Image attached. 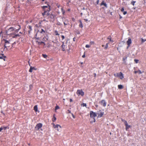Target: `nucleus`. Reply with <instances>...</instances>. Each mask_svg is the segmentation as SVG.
<instances>
[{
    "instance_id": "27",
    "label": "nucleus",
    "mask_w": 146,
    "mask_h": 146,
    "mask_svg": "<svg viewBox=\"0 0 146 146\" xmlns=\"http://www.w3.org/2000/svg\"><path fill=\"white\" fill-rule=\"evenodd\" d=\"M111 37L110 36H109L107 38V39H109L110 41L113 42V41L111 40Z\"/></svg>"
},
{
    "instance_id": "16",
    "label": "nucleus",
    "mask_w": 146,
    "mask_h": 146,
    "mask_svg": "<svg viewBox=\"0 0 146 146\" xmlns=\"http://www.w3.org/2000/svg\"><path fill=\"white\" fill-rule=\"evenodd\" d=\"M79 21L80 23V24L79 25V27L82 28L83 27V24H82V22L81 21V20H79Z\"/></svg>"
},
{
    "instance_id": "58",
    "label": "nucleus",
    "mask_w": 146,
    "mask_h": 146,
    "mask_svg": "<svg viewBox=\"0 0 146 146\" xmlns=\"http://www.w3.org/2000/svg\"><path fill=\"white\" fill-rule=\"evenodd\" d=\"M128 45V46H127V49H128V48L130 46V45H129H129Z\"/></svg>"
},
{
    "instance_id": "9",
    "label": "nucleus",
    "mask_w": 146,
    "mask_h": 146,
    "mask_svg": "<svg viewBox=\"0 0 146 146\" xmlns=\"http://www.w3.org/2000/svg\"><path fill=\"white\" fill-rule=\"evenodd\" d=\"M47 18L49 19V21L50 22H53L54 20V16L52 14L50 15L49 16H48Z\"/></svg>"
},
{
    "instance_id": "44",
    "label": "nucleus",
    "mask_w": 146,
    "mask_h": 146,
    "mask_svg": "<svg viewBox=\"0 0 146 146\" xmlns=\"http://www.w3.org/2000/svg\"><path fill=\"white\" fill-rule=\"evenodd\" d=\"M67 111V113H71V111L70 110H68Z\"/></svg>"
},
{
    "instance_id": "1",
    "label": "nucleus",
    "mask_w": 146,
    "mask_h": 146,
    "mask_svg": "<svg viewBox=\"0 0 146 146\" xmlns=\"http://www.w3.org/2000/svg\"><path fill=\"white\" fill-rule=\"evenodd\" d=\"M15 29L13 27H11L8 29L6 31V33L7 35H10L13 38L19 36L20 35L18 34H14V32Z\"/></svg>"
},
{
    "instance_id": "56",
    "label": "nucleus",
    "mask_w": 146,
    "mask_h": 146,
    "mask_svg": "<svg viewBox=\"0 0 146 146\" xmlns=\"http://www.w3.org/2000/svg\"><path fill=\"white\" fill-rule=\"evenodd\" d=\"M3 129L2 128V127H0V132H1Z\"/></svg>"
},
{
    "instance_id": "35",
    "label": "nucleus",
    "mask_w": 146,
    "mask_h": 146,
    "mask_svg": "<svg viewBox=\"0 0 146 146\" xmlns=\"http://www.w3.org/2000/svg\"><path fill=\"white\" fill-rule=\"evenodd\" d=\"M135 3V1H132L131 2V4L134 6V4Z\"/></svg>"
},
{
    "instance_id": "43",
    "label": "nucleus",
    "mask_w": 146,
    "mask_h": 146,
    "mask_svg": "<svg viewBox=\"0 0 146 146\" xmlns=\"http://www.w3.org/2000/svg\"><path fill=\"white\" fill-rule=\"evenodd\" d=\"M123 12V14L124 15H125L127 13V12L126 11H124Z\"/></svg>"
},
{
    "instance_id": "60",
    "label": "nucleus",
    "mask_w": 146,
    "mask_h": 146,
    "mask_svg": "<svg viewBox=\"0 0 146 146\" xmlns=\"http://www.w3.org/2000/svg\"><path fill=\"white\" fill-rule=\"evenodd\" d=\"M122 18V17L120 15H119V18L120 19H121Z\"/></svg>"
},
{
    "instance_id": "61",
    "label": "nucleus",
    "mask_w": 146,
    "mask_h": 146,
    "mask_svg": "<svg viewBox=\"0 0 146 146\" xmlns=\"http://www.w3.org/2000/svg\"><path fill=\"white\" fill-rule=\"evenodd\" d=\"M94 122H95V121H96V120H95V118H94Z\"/></svg>"
},
{
    "instance_id": "34",
    "label": "nucleus",
    "mask_w": 146,
    "mask_h": 146,
    "mask_svg": "<svg viewBox=\"0 0 146 146\" xmlns=\"http://www.w3.org/2000/svg\"><path fill=\"white\" fill-rule=\"evenodd\" d=\"M59 108H60L59 106H56L55 107V110H56L59 109Z\"/></svg>"
},
{
    "instance_id": "47",
    "label": "nucleus",
    "mask_w": 146,
    "mask_h": 146,
    "mask_svg": "<svg viewBox=\"0 0 146 146\" xmlns=\"http://www.w3.org/2000/svg\"><path fill=\"white\" fill-rule=\"evenodd\" d=\"M19 27L18 29H17L18 30H19L21 29V26L19 25H18L17 26Z\"/></svg>"
},
{
    "instance_id": "37",
    "label": "nucleus",
    "mask_w": 146,
    "mask_h": 146,
    "mask_svg": "<svg viewBox=\"0 0 146 146\" xmlns=\"http://www.w3.org/2000/svg\"><path fill=\"white\" fill-rule=\"evenodd\" d=\"M134 61L136 63H137L139 60L137 59H134Z\"/></svg>"
},
{
    "instance_id": "63",
    "label": "nucleus",
    "mask_w": 146,
    "mask_h": 146,
    "mask_svg": "<svg viewBox=\"0 0 146 146\" xmlns=\"http://www.w3.org/2000/svg\"><path fill=\"white\" fill-rule=\"evenodd\" d=\"M95 106L96 107V108H98V105H95Z\"/></svg>"
},
{
    "instance_id": "22",
    "label": "nucleus",
    "mask_w": 146,
    "mask_h": 146,
    "mask_svg": "<svg viewBox=\"0 0 146 146\" xmlns=\"http://www.w3.org/2000/svg\"><path fill=\"white\" fill-rule=\"evenodd\" d=\"M118 88L119 89H122L123 88V86L121 85H119L118 86Z\"/></svg>"
},
{
    "instance_id": "45",
    "label": "nucleus",
    "mask_w": 146,
    "mask_h": 146,
    "mask_svg": "<svg viewBox=\"0 0 146 146\" xmlns=\"http://www.w3.org/2000/svg\"><path fill=\"white\" fill-rule=\"evenodd\" d=\"M71 114H72V116L73 117L74 119V118H75V116L74 115V114H73V113H71Z\"/></svg>"
},
{
    "instance_id": "53",
    "label": "nucleus",
    "mask_w": 146,
    "mask_h": 146,
    "mask_svg": "<svg viewBox=\"0 0 146 146\" xmlns=\"http://www.w3.org/2000/svg\"><path fill=\"white\" fill-rule=\"evenodd\" d=\"M94 76L95 77H96V73H94Z\"/></svg>"
},
{
    "instance_id": "28",
    "label": "nucleus",
    "mask_w": 146,
    "mask_h": 146,
    "mask_svg": "<svg viewBox=\"0 0 146 146\" xmlns=\"http://www.w3.org/2000/svg\"><path fill=\"white\" fill-rule=\"evenodd\" d=\"M108 44H109V43H107L106 44V46L104 48V49H107L108 48Z\"/></svg>"
},
{
    "instance_id": "4",
    "label": "nucleus",
    "mask_w": 146,
    "mask_h": 146,
    "mask_svg": "<svg viewBox=\"0 0 146 146\" xmlns=\"http://www.w3.org/2000/svg\"><path fill=\"white\" fill-rule=\"evenodd\" d=\"M114 76L115 77H119L121 79H122L124 78L123 74L121 72L116 74H114Z\"/></svg>"
},
{
    "instance_id": "18",
    "label": "nucleus",
    "mask_w": 146,
    "mask_h": 146,
    "mask_svg": "<svg viewBox=\"0 0 146 146\" xmlns=\"http://www.w3.org/2000/svg\"><path fill=\"white\" fill-rule=\"evenodd\" d=\"M39 32L40 33L43 35H44L46 33V31L42 29H41V30Z\"/></svg>"
},
{
    "instance_id": "25",
    "label": "nucleus",
    "mask_w": 146,
    "mask_h": 146,
    "mask_svg": "<svg viewBox=\"0 0 146 146\" xmlns=\"http://www.w3.org/2000/svg\"><path fill=\"white\" fill-rule=\"evenodd\" d=\"M56 118L55 117V115L54 114L53 115V118L52 119V121L53 122H55L56 120Z\"/></svg>"
},
{
    "instance_id": "21",
    "label": "nucleus",
    "mask_w": 146,
    "mask_h": 146,
    "mask_svg": "<svg viewBox=\"0 0 146 146\" xmlns=\"http://www.w3.org/2000/svg\"><path fill=\"white\" fill-rule=\"evenodd\" d=\"M43 40L46 41L48 40V37L47 36H44L43 38Z\"/></svg>"
},
{
    "instance_id": "23",
    "label": "nucleus",
    "mask_w": 146,
    "mask_h": 146,
    "mask_svg": "<svg viewBox=\"0 0 146 146\" xmlns=\"http://www.w3.org/2000/svg\"><path fill=\"white\" fill-rule=\"evenodd\" d=\"M125 129L126 131L131 127L130 125H128V124L127 125H125Z\"/></svg>"
},
{
    "instance_id": "33",
    "label": "nucleus",
    "mask_w": 146,
    "mask_h": 146,
    "mask_svg": "<svg viewBox=\"0 0 146 146\" xmlns=\"http://www.w3.org/2000/svg\"><path fill=\"white\" fill-rule=\"evenodd\" d=\"M42 43L44 44V45L45 44V43L42 41L41 42H38V44L39 45L41 44H42Z\"/></svg>"
},
{
    "instance_id": "10",
    "label": "nucleus",
    "mask_w": 146,
    "mask_h": 146,
    "mask_svg": "<svg viewBox=\"0 0 146 146\" xmlns=\"http://www.w3.org/2000/svg\"><path fill=\"white\" fill-rule=\"evenodd\" d=\"M90 116L91 118H95L97 116V113L92 111H90Z\"/></svg>"
},
{
    "instance_id": "6",
    "label": "nucleus",
    "mask_w": 146,
    "mask_h": 146,
    "mask_svg": "<svg viewBox=\"0 0 146 146\" xmlns=\"http://www.w3.org/2000/svg\"><path fill=\"white\" fill-rule=\"evenodd\" d=\"M76 94L78 96L81 95L83 96L84 95V92L82 91V89L79 90H77L76 92Z\"/></svg>"
},
{
    "instance_id": "57",
    "label": "nucleus",
    "mask_w": 146,
    "mask_h": 146,
    "mask_svg": "<svg viewBox=\"0 0 146 146\" xmlns=\"http://www.w3.org/2000/svg\"><path fill=\"white\" fill-rule=\"evenodd\" d=\"M138 72V71H135L134 72V73L135 74L137 73Z\"/></svg>"
},
{
    "instance_id": "54",
    "label": "nucleus",
    "mask_w": 146,
    "mask_h": 146,
    "mask_svg": "<svg viewBox=\"0 0 146 146\" xmlns=\"http://www.w3.org/2000/svg\"><path fill=\"white\" fill-rule=\"evenodd\" d=\"M72 101H73L72 100V99H70V102H72Z\"/></svg>"
},
{
    "instance_id": "62",
    "label": "nucleus",
    "mask_w": 146,
    "mask_h": 146,
    "mask_svg": "<svg viewBox=\"0 0 146 146\" xmlns=\"http://www.w3.org/2000/svg\"><path fill=\"white\" fill-rule=\"evenodd\" d=\"M98 2H99V0H98L97 1V4H98Z\"/></svg>"
},
{
    "instance_id": "32",
    "label": "nucleus",
    "mask_w": 146,
    "mask_h": 146,
    "mask_svg": "<svg viewBox=\"0 0 146 146\" xmlns=\"http://www.w3.org/2000/svg\"><path fill=\"white\" fill-rule=\"evenodd\" d=\"M90 45L94 44V41H91L90 42Z\"/></svg>"
},
{
    "instance_id": "13",
    "label": "nucleus",
    "mask_w": 146,
    "mask_h": 146,
    "mask_svg": "<svg viewBox=\"0 0 146 146\" xmlns=\"http://www.w3.org/2000/svg\"><path fill=\"white\" fill-rule=\"evenodd\" d=\"M6 57L5 56H4L3 54H0V59H3L4 61H5V58Z\"/></svg>"
},
{
    "instance_id": "52",
    "label": "nucleus",
    "mask_w": 146,
    "mask_h": 146,
    "mask_svg": "<svg viewBox=\"0 0 146 146\" xmlns=\"http://www.w3.org/2000/svg\"><path fill=\"white\" fill-rule=\"evenodd\" d=\"M85 54H84L82 56V57L83 58H85Z\"/></svg>"
},
{
    "instance_id": "40",
    "label": "nucleus",
    "mask_w": 146,
    "mask_h": 146,
    "mask_svg": "<svg viewBox=\"0 0 146 146\" xmlns=\"http://www.w3.org/2000/svg\"><path fill=\"white\" fill-rule=\"evenodd\" d=\"M124 8L123 7H122L121 8V12H123L124 11Z\"/></svg>"
},
{
    "instance_id": "11",
    "label": "nucleus",
    "mask_w": 146,
    "mask_h": 146,
    "mask_svg": "<svg viewBox=\"0 0 146 146\" xmlns=\"http://www.w3.org/2000/svg\"><path fill=\"white\" fill-rule=\"evenodd\" d=\"M99 103L104 107H105L106 106V102L104 100H102L99 102Z\"/></svg>"
},
{
    "instance_id": "59",
    "label": "nucleus",
    "mask_w": 146,
    "mask_h": 146,
    "mask_svg": "<svg viewBox=\"0 0 146 146\" xmlns=\"http://www.w3.org/2000/svg\"><path fill=\"white\" fill-rule=\"evenodd\" d=\"M64 25L65 26L66 25H67V24H66L65 23V22H64Z\"/></svg>"
},
{
    "instance_id": "3",
    "label": "nucleus",
    "mask_w": 146,
    "mask_h": 146,
    "mask_svg": "<svg viewBox=\"0 0 146 146\" xmlns=\"http://www.w3.org/2000/svg\"><path fill=\"white\" fill-rule=\"evenodd\" d=\"M62 44L61 46V48L62 51H65L67 48V42L65 43L64 42H62Z\"/></svg>"
},
{
    "instance_id": "46",
    "label": "nucleus",
    "mask_w": 146,
    "mask_h": 146,
    "mask_svg": "<svg viewBox=\"0 0 146 146\" xmlns=\"http://www.w3.org/2000/svg\"><path fill=\"white\" fill-rule=\"evenodd\" d=\"M56 6H57V7H58V8H59V7H60V5L59 4H57L56 5Z\"/></svg>"
},
{
    "instance_id": "31",
    "label": "nucleus",
    "mask_w": 146,
    "mask_h": 146,
    "mask_svg": "<svg viewBox=\"0 0 146 146\" xmlns=\"http://www.w3.org/2000/svg\"><path fill=\"white\" fill-rule=\"evenodd\" d=\"M81 106H82L83 107H86V103H83L81 104Z\"/></svg>"
},
{
    "instance_id": "12",
    "label": "nucleus",
    "mask_w": 146,
    "mask_h": 146,
    "mask_svg": "<svg viewBox=\"0 0 146 146\" xmlns=\"http://www.w3.org/2000/svg\"><path fill=\"white\" fill-rule=\"evenodd\" d=\"M104 114V112H102L101 110H99L98 113V117H102Z\"/></svg>"
},
{
    "instance_id": "5",
    "label": "nucleus",
    "mask_w": 146,
    "mask_h": 146,
    "mask_svg": "<svg viewBox=\"0 0 146 146\" xmlns=\"http://www.w3.org/2000/svg\"><path fill=\"white\" fill-rule=\"evenodd\" d=\"M52 124L53 125L54 128L56 129L57 131H59L60 130L62 127L59 124L55 125L54 123H52Z\"/></svg>"
},
{
    "instance_id": "29",
    "label": "nucleus",
    "mask_w": 146,
    "mask_h": 146,
    "mask_svg": "<svg viewBox=\"0 0 146 146\" xmlns=\"http://www.w3.org/2000/svg\"><path fill=\"white\" fill-rule=\"evenodd\" d=\"M42 56L44 58H46L48 56L47 55L45 54H42Z\"/></svg>"
},
{
    "instance_id": "20",
    "label": "nucleus",
    "mask_w": 146,
    "mask_h": 146,
    "mask_svg": "<svg viewBox=\"0 0 146 146\" xmlns=\"http://www.w3.org/2000/svg\"><path fill=\"white\" fill-rule=\"evenodd\" d=\"M34 110L35 112H36L38 111V107L37 105L35 106L34 107Z\"/></svg>"
},
{
    "instance_id": "17",
    "label": "nucleus",
    "mask_w": 146,
    "mask_h": 146,
    "mask_svg": "<svg viewBox=\"0 0 146 146\" xmlns=\"http://www.w3.org/2000/svg\"><path fill=\"white\" fill-rule=\"evenodd\" d=\"M100 5L101 6L102 5H104V6L105 7H107V4H106V3H104V1H103L100 4Z\"/></svg>"
},
{
    "instance_id": "14",
    "label": "nucleus",
    "mask_w": 146,
    "mask_h": 146,
    "mask_svg": "<svg viewBox=\"0 0 146 146\" xmlns=\"http://www.w3.org/2000/svg\"><path fill=\"white\" fill-rule=\"evenodd\" d=\"M131 43L132 41L131 40V39L130 38H128V40L127 41V45H130V44H131Z\"/></svg>"
},
{
    "instance_id": "64",
    "label": "nucleus",
    "mask_w": 146,
    "mask_h": 146,
    "mask_svg": "<svg viewBox=\"0 0 146 146\" xmlns=\"http://www.w3.org/2000/svg\"><path fill=\"white\" fill-rule=\"evenodd\" d=\"M46 21V20H43V21Z\"/></svg>"
},
{
    "instance_id": "8",
    "label": "nucleus",
    "mask_w": 146,
    "mask_h": 146,
    "mask_svg": "<svg viewBox=\"0 0 146 146\" xmlns=\"http://www.w3.org/2000/svg\"><path fill=\"white\" fill-rule=\"evenodd\" d=\"M42 125L41 123H38L35 127V129L36 130L38 131L42 127Z\"/></svg>"
},
{
    "instance_id": "49",
    "label": "nucleus",
    "mask_w": 146,
    "mask_h": 146,
    "mask_svg": "<svg viewBox=\"0 0 146 146\" xmlns=\"http://www.w3.org/2000/svg\"><path fill=\"white\" fill-rule=\"evenodd\" d=\"M16 43V42H15L14 43L12 44V47H13L14 46V44Z\"/></svg>"
},
{
    "instance_id": "7",
    "label": "nucleus",
    "mask_w": 146,
    "mask_h": 146,
    "mask_svg": "<svg viewBox=\"0 0 146 146\" xmlns=\"http://www.w3.org/2000/svg\"><path fill=\"white\" fill-rule=\"evenodd\" d=\"M5 41V43L4 45V46L6 48L7 47H9L10 46V44L9 41L6 39H4Z\"/></svg>"
},
{
    "instance_id": "39",
    "label": "nucleus",
    "mask_w": 146,
    "mask_h": 146,
    "mask_svg": "<svg viewBox=\"0 0 146 146\" xmlns=\"http://www.w3.org/2000/svg\"><path fill=\"white\" fill-rule=\"evenodd\" d=\"M61 37L62 38V40H63L65 38V37L64 35H62L61 36Z\"/></svg>"
},
{
    "instance_id": "51",
    "label": "nucleus",
    "mask_w": 146,
    "mask_h": 146,
    "mask_svg": "<svg viewBox=\"0 0 146 146\" xmlns=\"http://www.w3.org/2000/svg\"><path fill=\"white\" fill-rule=\"evenodd\" d=\"M84 20L86 21V22H87L88 21V19H84Z\"/></svg>"
},
{
    "instance_id": "50",
    "label": "nucleus",
    "mask_w": 146,
    "mask_h": 146,
    "mask_svg": "<svg viewBox=\"0 0 146 146\" xmlns=\"http://www.w3.org/2000/svg\"><path fill=\"white\" fill-rule=\"evenodd\" d=\"M72 20L73 21H75V19L74 18H72Z\"/></svg>"
},
{
    "instance_id": "15",
    "label": "nucleus",
    "mask_w": 146,
    "mask_h": 146,
    "mask_svg": "<svg viewBox=\"0 0 146 146\" xmlns=\"http://www.w3.org/2000/svg\"><path fill=\"white\" fill-rule=\"evenodd\" d=\"M27 28L29 29L28 33L29 34L31 33V31L32 30V27L31 26H29L27 27Z\"/></svg>"
},
{
    "instance_id": "55",
    "label": "nucleus",
    "mask_w": 146,
    "mask_h": 146,
    "mask_svg": "<svg viewBox=\"0 0 146 146\" xmlns=\"http://www.w3.org/2000/svg\"><path fill=\"white\" fill-rule=\"evenodd\" d=\"M76 40V38L75 37H74L73 38V41H75Z\"/></svg>"
},
{
    "instance_id": "2",
    "label": "nucleus",
    "mask_w": 146,
    "mask_h": 146,
    "mask_svg": "<svg viewBox=\"0 0 146 146\" xmlns=\"http://www.w3.org/2000/svg\"><path fill=\"white\" fill-rule=\"evenodd\" d=\"M43 9L44 10V12L42 13L43 16L47 18L51 14L49 13L50 11V7L48 5V6H43L42 7Z\"/></svg>"
},
{
    "instance_id": "41",
    "label": "nucleus",
    "mask_w": 146,
    "mask_h": 146,
    "mask_svg": "<svg viewBox=\"0 0 146 146\" xmlns=\"http://www.w3.org/2000/svg\"><path fill=\"white\" fill-rule=\"evenodd\" d=\"M1 127L3 129H4L5 130L7 128V127Z\"/></svg>"
},
{
    "instance_id": "36",
    "label": "nucleus",
    "mask_w": 146,
    "mask_h": 146,
    "mask_svg": "<svg viewBox=\"0 0 146 146\" xmlns=\"http://www.w3.org/2000/svg\"><path fill=\"white\" fill-rule=\"evenodd\" d=\"M145 41H146V39H144L143 38L141 39V42L142 43H143Z\"/></svg>"
},
{
    "instance_id": "19",
    "label": "nucleus",
    "mask_w": 146,
    "mask_h": 146,
    "mask_svg": "<svg viewBox=\"0 0 146 146\" xmlns=\"http://www.w3.org/2000/svg\"><path fill=\"white\" fill-rule=\"evenodd\" d=\"M121 120L122 121H123L124 123L125 126L127 125L128 123H127V121L126 120H125L124 119H121Z\"/></svg>"
},
{
    "instance_id": "48",
    "label": "nucleus",
    "mask_w": 146,
    "mask_h": 146,
    "mask_svg": "<svg viewBox=\"0 0 146 146\" xmlns=\"http://www.w3.org/2000/svg\"><path fill=\"white\" fill-rule=\"evenodd\" d=\"M139 74H141L142 73V72L140 70H139L138 71V72Z\"/></svg>"
},
{
    "instance_id": "30",
    "label": "nucleus",
    "mask_w": 146,
    "mask_h": 146,
    "mask_svg": "<svg viewBox=\"0 0 146 146\" xmlns=\"http://www.w3.org/2000/svg\"><path fill=\"white\" fill-rule=\"evenodd\" d=\"M61 11H62V14L63 15H64V13H65V12L64 10L63 9V8L62 7L61 8Z\"/></svg>"
},
{
    "instance_id": "42",
    "label": "nucleus",
    "mask_w": 146,
    "mask_h": 146,
    "mask_svg": "<svg viewBox=\"0 0 146 146\" xmlns=\"http://www.w3.org/2000/svg\"><path fill=\"white\" fill-rule=\"evenodd\" d=\"M127 58V57H126L125 58H123V60L124 61L125 60H126V59Z\"/></svg>"
},
{
    "instance_id": "38",
    "label": "nucleus",
    "mask_w": 146,
    "mask_h": 146,
    "mask_svg": "<svg viewBox=\"0 0 146 146\" xmlns=\"http://www.w3.org/2000/svg\"><path fill=\"white\" fill-rule=\"evenodd\" d=\"M85 47L87 48H89L90 47V46L88 44L86 45Z\"/></svg>"
},
{
    "instance_id": "26",
    "label": "nucleus",
    "mask_w": 146,
    "mask_h": 146,
    "mask_svg": "<svg viewBox=\"0 0 146 146\" xmlns=\"http://www.w3.org/2000/svg\"><path fill=\"white\" fill-rule=\"evenodd\" d=\"M54 33L56 35H59V34L58 33V31H57L55 30L54 31Z\"/></svg>"
},
{
    "instance_id": "24",
    "label": "nucleus",
    "mask_w": 146,
    "mask_h": 146,
    "mask_svg": "<svg viewBox=\"0 0 146 146\" xmlns=\"http://www.w3.org/2000/svg\"><path fill=\"white\" fill-rule=\"evenodd\" d=\"M33 69H34V67L31 66L29 71V72H32V70Z\"/></svg>"
}]
</instances>
